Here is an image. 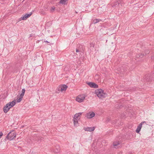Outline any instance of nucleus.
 Segmentation results:
<instances>
[{"mask_svg": "<svg viewBox=\"0 0 154 154\" xmlns=\"http://www.w3.org/2000/svg\"><path fill=\"white\" fill-rule=\"evenodd\" d=\"M16 103L14 100L10 102L4 106L3 108V111L5 113H7L9 110L10 109L13 107Z\"/></svg>", "mask_w": 154, "mask_h": 154, "instance_id": "f257e3e1", "label": "nucleus"}, {"mask_svg": "<svg viewBox=\"0 0 154 154\" xmlns=\"http://www.w3.org/2000/svg\"><path fill=\"white\" fill-rule=\"evenodd\" d=\"M95 94L100 98H103L105 97V93L104 92L103 90L101 89L96 90Z\"/></svg>", "mask_w": 154, "mask_h": 154, "instance_id": "f03ea898", "label": "nucleus"}, {"mask_svg": "<svg viewBox=\"0 0 154 154\" xmlns=\"http://www.w3.org/2000/svg\"><path fill=\"white\" fill-rule=\"evenodd\" d=\"M124 4L125 3L122 0H118L114 3L112 6L115 8H120V6H123Z\"/></svg>", "mask_w": 154, "mask_h": 154, "instance_id": "7ed1b4c3", "label": "nucleus"}, {"mask_svg": "<svg viewBox=\"0 0 154 154\" xmlns=\"http://www.w3.org/2000/svg\"><path fill=\"white\" fill-rule=\"evenodd\" d=\"M16 137V134L14 130L12 131H11L9 132L7 136L6 137L5 139H7L10 140H13L14 138Z\"/></svg>", "mask_w": 154, "mask_h": 154, "instance_id": "20e7f679", "label": "nucleus"}, {"mask_svg": "<svg viewBox=\"0 0 154 154\" xmlns=\"http://www.w3.org/2000/svg\"><path fill=\"white\" fill-rule=\"evenodd\" d=\"M147 125L145 121L142 122L137 126L136 130V132L137 133H139L142 127L145 128L146 126Z\"/></svg>", "mask_w": 154, "mask_h": 154, "instance_id": "39448f33", "label": "nucleus"}, {"mask_svg": "<svg viewBox=\"0 0 154 154\" xmlns=\"http://www.w3.org/2000/svg\"><path fill=\"white\" fill-rule=\"evenodd\" d=\"M82 114V112H79L76 114L74 117V124L75 125H76V124L77 123L78 120L80 119V116Z\"/></svg>", "mask_w": 154, "mask_h": 154, "instance_id": "423d86ee", "label": "nucleus"}, {"mask_svg": "<svg viewBox=\"0 0 154 154\" xmlns=\"http://www.w3.org/2000/svg\"><path fill=\"white\" fill-rule=\"evenodd\" d=\"M85 97V95L82 94L79 95L76 98V100L79 103L83 101Z\"/></svg>", "mask_w": 154, "mask_h": 154, "instance_id": "0eeeda50", "label": "nucleus"}, {"mask_svg": "<svg viewBox=\"0 0 154 154\" xmlns=\"http://www.w3.org/2000/svg\"><path fill=\"white\" fill-rule=\"evenodd\" d=\"M32 14V12H31L29 14H26L24 16L21 17L22 20H26L28 18L30 17Z\"/></svg>", "mask_w": 154, "mask_h": 154, "instance_id": "6e6552de", "label": "nucleus"}, {"mask_svg": "<svg viewBox=\"0 0 154 154\" xmlns=\"http://www.w3.org/2000/svg\"><path fill=\"white\" fill-rule=\"evenodd\" d=\"M88 84L91 87L97 88L98 87V85L95 83L90 82H88Z\"/></svg>", "mask_w": 154, "mask_h": 154, "instance_id": "1a4fd4ad", "label": "nucleus"}, {"mask_svg": "<svg viewBox=\"0 0 154 154\" xmlns=\"http://www.w3.org/2000/svg\"><path fill=\"white\" fill-rule=\"evenodd\" d=\"M95 115V113L92 112L91 113H87L86 115V117L88 119H91L94 117Z\"/></svg>", "mask_w": 154, "mask_h": 154, "instance_id": "9d476101", "label": "nucleus"}, {"mask_svg": "<svg viewBox=\"0 0 154 154\" xmlns=\"http://www.w3.org/2000/svg\"><path fill=\"white\" fill-rule=\"evenodd\" d=\"M95 127H87L84 128V129L85 131L91 132L94 131L95 129Z\"/></svg>", "mask_w": 154, "mask_h": 154, "instance_id": "9b49d317", "label": "nucleus"}, {"mask_svg": "<svg viewBox=\"0 0 154 154\" xmlns=\"http://www.w3.org/2000/svg\"><path fill=\"white\" fill-rule=\"evenodd\" d=\"M68 88V86L65 85H62L59 87L60 91H65Z\"/></svg>", "mask_w": 154, "mask_h": 154, "instance_id": "f8f14e48", "label": "nucleus"}, {"mask_svg": "<svg viewBox=\"0 0 154 154\" xmlns=\"http://www.w3.org/2000/svg\"><path fill=\"white\" fill-rule=\"evenodd\" d=\"M113 145L114 147L116 148H118L120 146L119 145H120L119 142V141H115L113 143Z\"/></svg>", "mask_w": 154, "mask_h": 154, "instance_id": "ddd939ff", "label": "nucleus"}, {"mask_svg": "<svg viewBox=\"0 0 154 154\" xmlns=\"http://www.w3.org/2000/svg\"><path fill=\"white\" fill-rule=\"evenodd\" d=\"M101 21V20L98 19H95L93 20L92 23L94 24H95L98 23L100 21Z\"/></svg>", "mask_w": 154, "mask_h": 154, "instance_id": "4468645a", "label": "nucleus"}, {"mask_svg": "<svg viewBox=\"0 0 154 154\" xmlns=\"http://www.w3.org/2000/svg\"><path fill=\"white\" fill-rule=\"evenodd\" d=\"M67 0H60V4H62L63 5H64L65 4Z\"/></svg>", "mask_w": 154, "mask_h": 154, "instance_id": "2eb2a0df", "label": "nucleus"}, {"mask_svg": "<svg viewBox=\"0 0 154 154\" xmlns=\"http://www.w3.org/2000/svg\"><path fill=\"white\" fill-rule=\"evenodd\" d=\"M60 151V148L59 146H57V148H56V149L54 150V152H59Z\"/></svg>", "mask_w": 154, "mask_h": 154, "instance_id": "dca6fc26", "label": "nucleus"}, {"mask_svg": "<svg viewBox=\"0 0 154 154\" xmlns=\"http://www.w3.org/2000/svg\"><path fill=\"white\" fill-rule=\"evenodd\" d=\"M144 56V54H141L140 55H137L136 56V57L137 58H140V57L141 58H142L143 57V56Z\"/></svg>", "mask_w": 154, "mask_h": 154, "instance_id": "f3484780", "label": "nucleus"}, {"mask_svg": "<svg viewBox=\"0 0 154 154\" xmlns=\"http://www.w3.org/2000/svg\"><path fill=\"white\" fill-rule=\"evenodd\" d=\"M90 47L91 48H92V49H93V48L95 46V44L94 43H92L90 44Z\"/></svg>", "mask_w": 154, "mask_h": 154, "instance_id": "a211bd4d", "label": "nucleus"}, {"mask_svg": "<svg viewBox=\"0 0 154 154\" xmlns=\"http://www.w3.org/2000/svg\"><path fill=\"white\" fill-rule=\"evenodd\" d=\"M23 98H21L20 97H17V102H20L21 101Z\"/></svg>", "mask_w": 154, "mask_h": 154, "instance_id": "6ab92c4d", "label": "nucleus"}, {"mask_svg": "<svg viewBox=\"0 0 154 154\" xmlns=\"http://www.w3.org/2000/svg\"><path fill=\"white\" fill-rule=\"evenodd\" d=\"M55 9V8L54 7H53L51 8V12H53Z\"/></svg>", "mask_w": 154, "mask_h": 154, "instance_id": "aec40b11", "label": "nucleus"}, {"mask_svg": "<svg viewBox=\"0 0 154 154\" xmlns=\"http://www.w3.org/2000/svg\"><path fill=\"white\" fill-rule=\"evenodd\" d=\"M43 139V138L42 137H39L38 138V140H41Z\"/></svg>", "mask_w": 154, "mask_h": 154, "instance_id": "412c9836", "label": "nucleus"}, {"mask_svg": "<svg viewBox=\"0 0 154 154\" xmlns=\"http://www.w3.org/2000/svg\"><path fill=\"white\" fill-rule=\"evenodd\" d=\"M24 94H23V93H21L20 95V97H21V98H23V97L24 96Z\"/></svg>", "mask_w": 154, "mask_h": 154, "instance_id": "4be33fe9", "label": "nucleus"}, {"mask_svg": "<svg viewBox=\"0 0 154 154\" xmlns=\"http://www.w3.org/2000/svg\"><path fill=\"white\" fill-rule=\"evenodd\" d=\"M25 90L24 89H23L22 90V93L24 94Z\"/></svg>", "mask_w": 154, "mask_h": 154, "instance_id": "5701e85b", "label": "nucleus"}, {"mask_svg": "<svg viewBox=\"0 0 154 154\" xmlns=\"http://www.w3.org/2000/svg\"><path fill=\"white\" fill-rule=\"evenodd\" d=\"M145 52H146V53H145V55H146L147 54H149V50H147Z\"/></svg>", "mask_w": 154, "mask_h": 154, "instance_id": "b1692460", "label": "nucleus"}, {"mask_svg": "<svg viewBox=\"0 0 154 154\" xmlns=\"http://www.w3.org/2000/svg\"><path fill=\"white\" fill-rule=\"evenodd\" d=\"M3 135V133L2 132H0V139Z\"/></svg>", "mask_w": 154, "mask_h": 154, "instance_id": "393cba45", "label": "nucleus"}, {"mask_svg": "<svg viewBox=\"0 0 154 154\" xmlns=\"http://www.w3.org/2000/svg\"><path fill=\"white\" fill-rule=\"evenodd\" d=\"M76 52H79L80 51L79 49H76Z\"/></svg>", "mask_w": 154, "mask_h": 154, "instance_id": "a878e982", "label": "nucleus"}, {"mask_svg": "<svg viewBox=\"0 0 154 154\" xmlns=\"http://www.w3.org/2000/svg\"><path fill=\"white\" fill-rule=\"evenodd\" d=\"M45 42H47V43H49L47 41H45Z\"/></svg>", "mask_w": 154, "mask_h": 154, "instance_id": "bb28decb", "label": "nucleus"}]
</instances>
